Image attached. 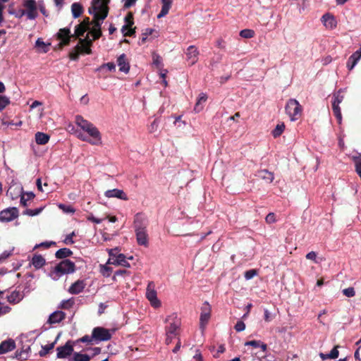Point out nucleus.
Returning a JSON list of instances; mask_svg holds the SVG:
<instances>
[{
  "mask_svg": "<svg viewBox=\"0 0 361 361\" xmlns=\"http://www.w3.org/2000/svg\"><path fill=\"white\" fill-rule=\"evenodd\" d=\"M76 124L84 131L87 135L82 133H78V137L82 140L89 142L92 145H101L102 135L98 128L91 122L84 119L82 116L78 115L75 116Z\"/></svg>",
  "mask_w": 361,
  "mask_h": 361,
  "instance_id": "f257e3e1",
  "label": "nucleus"
},
{
  "mask_svg": "<svg viewBox=\"0 0 361 361\" xmlns=\"http://www.w3.org/2000/svg\"><path fill=\"white\" fill-rule=\"evenodd\" d=\"M110 0H92V7L89 8V13H92V9L94 11V18L92 21V29L102 30L101 26L103 20L107 17L109 13L108 4Z\"/></svg>",
  "mask_w": 361,
  "mask_h": 361,
  "instance_id": "f03ea898",
  "label": "nucleus"
},
{
  "mask_svg": "<svg viewBox=\"0 0 361 361\" xmlns=\"http://www.w3.org/2000/svg\"><path fill=\"white\" fill-rule=\"evenodd\" d=\"M75 271V263L70 259H63L54 267L51 276L54 279H57L63 274H71Z\"/></svg>",
  "mask_w": 361,
  "mask_h": 361,
  "instance_id": "7ed1b4c3",
  "label": "nucleus"
},
{
  "mask_svg": "<svg viewBox=\"0 0 361 361\" xmlns=\"http://www.w3.org/2000/svg\"><path fill=\"white\" fill-rule=\"evenodd\" d=\"M285 111L291 121H296L302 114V107L298 100L290 99L286 104Z\"/></svg>",
  "mask_w": 361,
  "mask_h": 361,
  "instance_id": "20e7f679",
  "label": "nucleus"
},
{
  "mask_svg": "<svg viewBox=\"0 0 361 361\" xmlns=\"http://www.w3.org/2000/svg\"><path fill=\"white\" fill-rule=\"evenodd\" d=\"M165 322L168 324L166 326V335L171 334L176 336L178 335V330L180 326V319L178 317L176 313H173L168 316Z\"/></svg>",
  "mask_w": 361,
  "mask_h": 361,
  "instance_id": "39448f33",
  "label": "nucleus"
},
{
  "mask_svg": "<svg viewBox=\"0 0 361 361\" xmlns=\"http://www.w3.org/2000/svg\"><path fill=\"white\" fill-rule=\"evenodd\" d=\"M23 6L25 10H21L20 16L26 15L29 20H35L37 17V5L35 0H24Z\"/></svg>",
  "mask_w": 361,
  "mask_h": 361,
  "instance_id": "423d86ee",
  "label": "nucleus"
},
{
  "mask_svg": "<svg viewBox=\"0 0 361 361\" xmlns=\"http://www.w3.org/2000/svg\"><path fill=\"white\" fill-rule=\"evenodd\" d=\"M92 332L96 344L102 341H108L112 337L110 330L102 326L94 327Z\"/></svg>",
  "mask_w": 361,
  "mask_h": 361,
  "instance_id": "0eeeda50",
  "label": "nucleus"
},
{
  "mask_svg": "<svg viewBox=\"0 0 361 361\" xmlns=\"http://www.w3.org/2000/svg\"><path fill=\"white\" fill-rule=\"evenodd\" d=\"M154 288V283L153 281L149 282L146 289V298L150 302L152 307L157 308L161 306V302L157 298V291Z\"/></svg>",
  "mask_w": 361,
  "mask_h": 361,
  "instance_id": "6e6552de",
  "label": "nucleus"
},
{
  "mask_svg": "<svg viewBox=\"0 0 361 361\" xmlns=\"http://www.w3.org/2000/svg\"><path fill=\"white\" fill-rule=\"evenodd\" d=\"M75 35L71 33V30L68 27L61 28L56 34V37L60 40L59 47L62 48L69 45L71 38H74Z\"/></svg>",
  "mask_w": 361,
  "mask_h": 361,
  "instance_id": "1a4fd4ad",
  "label": "nucleus"
},
{
  "mask_svg": "<svg viewBox=\"0 0 361 361\" xmlns=\"http://www.w3.org/2000/svg\"><path fill=\"white\" fill-rule=\"evenodd\" d=\"M211 311V306L207 302H205L201 307V314L200 317V326L202 330L204 329L210 319Z\"/></svg>",
  "mask_w": 361,
  "mask_h": 361,
  "instance_id": "9d476101",
  "label": "nucleus"
},
{
  "mask_svg": "<svg viewBox=\"0 0 361 361\" xmlns=\"http://www.w3.org/2000/svg\"><path fill=\"white\" fill-rule=\"evenodd\" d=\"M18 209L16 207H8L0 212V221L9 222L18 218Z\"/></svg>",
  "mask_w": 361,
  "mask_h": 361,
  "instance_id": "9b49d317",
  "label": "nucleus"
},
{
  "mask_svg": "<svg viewBox=\"0 0 361 361\" xmlns=\"http://www.w3.org/2000/svg\"><path fill=\"white\" fill-rule=\"evenodd\" d=\"M73 350V342L71 341H68L64 345L56 348V357L59 359L66 358L74 353Z\"/></svg>",
  "mask_w": 361,
  "mask_h": 361,
  "instance_id": "f8f14e48",
  "label": "nucleus"
},
{
  "mask_svg": "<svg viewBox=\"0 0 361 361\" xmlns=\"http://www.w3.org/2000/svg\"><path fill=\"white\" fill-rule=\"evenodd\" d=\"M148 226L147 216L141 212L137 213L134 216L133 226L135 231L145 230Z\"/></svg>",
  "mask_w": 361,
  "mask_h": 361,
  "instance_id": "ddd939ff",
  "label": "nucleus"
},
{
  "mask_svg": "<svg viewBox=\"0 0 361 361\" xmlns=\"http://www.w3.org/2000/svg\"><path fill=\"white\" fill-rule=\"evenodd\" d=\"M187 60L189 61L190 65H194L198 61L199 51L197 48L193 45L188 47L185 52Z\"/></svg>",
  "mask_w": 361,
  "mask_h": 361,
  "instance_id": "4468645a",
  "label": "nucleus"
},
{
  "mask_svg": "<svg viewBox=\"0 0 361 361\" xmlns=\"http://www.w3.org/2000/svg\"><path fill=\"white\" fill-rule=\"evenodd\" d=\"M104 195L108 198L116 197L123 200H128L127 195L123 190L116 188L106 190L104 192Z\"/></svg>",
  "mask_w": 361,
  "mask_h": 361,
  "instance_id": "2eb2a0df",
  "label": "nucleus"
},
{
  "mask_svg": "<svg viewBox=\"0 0 361 361\" xmlns=\"http://www.w3.org/2000/svg\"><path fill=\"white\" fill-rule=\"evenodd\" d=\"M86 286V283L84 280H78L74 282L68 288V292L71 294H79L83 291Z\"/></svg>",
  "mask_w": 361,
  "mask_h": 361,
  "instance_id": "dca6fc26",
  "label": "nucleus"
},
{
  "mask_svg": "<svg viewBox=\"0 0 361 361\" xmlns=\"http://www.w3.org/2000/svg\"><path fill=\"white\" fill-rule=\"evenodd\" d=\"M93 41V39H90L89 35L87 34L85 38H79V43L78 44H80L82 47L84 54H91V47L92 46Z\"/></svg>",
  "mask_w": 361,
  "mask_h": 361,
  "instance_id": "f3484780",
  "label": "nucleus"
},
{
  "mask_svg": "<svg viewBox=\"0 0 361 361\" xmlns=\"http://www.w3.org/2000/svg\"><path fill=\"white\" fill-rule=\"evenodd\" d=\"M361 59V47L360 49L354 52L349 58L347 61L346 66L349 71H351L355 65L357 63L358 61Z\"/></svg>",
  "mask_w": 361,
  "mask_h": 361,
  "instance_id": "a211bd4d",
  "label": "nucleus"
},
{
  "mask_svg": "<svg viewBox=\"0 0 361 361\" xmlns=\"http://www.w3.org/2000/svg\"><path fill=\"white\" fill-rule=\"evenodd\" d=\"M138 245L147 247L149 245L147 229L135 231Z\"/></svg>",
  "mask_w": 361,
  "mask_h": 361,
  "instance_id": "6ab92c4d",
  "label": "nucleus"
},
{
  "mask_svg": "<svg viewBox=\"0 0 361 361\" xmlns=\"http://www.w3.org/2000/svg\"><path fill=\"white\" fill-rule=\"evenodd\" d=\"M66 318V313L62 311H55L51 313L48 319L47 322L50 324L60 323Z\"/></svg>",
  "mask_w": 361,
  "mask_h": 361,
  "instance_id": "aec40b11",
  "label": "nucleus"
},
{
  "mask_svg": "<svg viewBox=\"0 0 361 361\" xmlns=\"http://www.w3.org/2000/svg\"><path fill=\"white\" fill-rule=\"evenodd\" d=\"M322 20L326 27L329 29H334L337 25V21L334 16L330 13H325L322 17Z\"/></svg>",
  "mask_w": 361,
  "mask_h": 361,
  "instance_id": "412c9836",
  "label": "nucleus"
},
{
  "mask_svg": "<svg viewBox=\"0 0 361 361\" xmlns=\"http://www.w3.org/2000/svg\"><path fill=\"white\" fill-rule=\"evenodd\" d=\"M117 63L119 66V71L126 73H128L130 70V65L126 59V55L122 54L117 59Z\"/></svg>",
  "mask_w": 361,
  "mask_h": 361,
  "instance_id": "4be33fe9",
  "label": "nucleus"
},
{
  "mask_svg": "<svg viewBox=\"0 0 361 361\" xmlns=\"http://www.w3.org/2000/svg\"><path fill=\"white\" fill-rule=\"evenodd\" d=\"M16 348V343L12 339L4 341L0 344V354H4L13 350Z\"/></svg>",
  "mask_w": 361,
  "mask_h": 361,
  "instance_id": "5701e85b",
  "label": "nucleus"
},
{
  "mask_svg": "<svg viewBox=\"0 0 361 361\" xmlns=\"http://www.w3.org/2000/svg\"><path fill=\"white\" fill-rule=\"evenodd\" d=\"M154 32L157 33L155 30L152 29V28H146L145 30H143L142 35H141V37H140V44H145L147 41H150L152 40V39L155 38L157 37V35H154L151 38H149V36H151L152 35Z\"/></svg>",
  "mask_w": 361,
  "mask_h": 361,
  "instance_id": "b1692460",
  "label": "nucleus"
},
{
  "mask_svg": "<svg viewBox=\"0 0 361 361\" xmlns=\"http://www.w3.org/2000/svg\"><path fill=\"white\" fill-rule=\"evenodd\" d=\"M257 176L259 178L265 180L268 183H272V181L274 179V173L271 171H269L267 169H262V170L258 171Z\"/></svg>",
  "mask_w": 361,
  "mask_h": 361,
  "instance_id": "393cba45",
  "label": "nucleus"
},
{
  "mask_svg": "<svg viewBox=\"0 0 361 361\" xmlns=\"http://www.w3.org/2000/svg\"><path fill=\"white\" fill-rule=\"evenodd\" d=\"M162 3V7L160 13L157 15V18H160L169 13V11L171 7L172 0H161Z\"/></svg>",
  "mask_w": 361,
  "mask_h": 361,
  "instance_id": "a878e982",
  "label": "nucleus"
},
{
  "mask_svg": "<svg viewBox=\"0 0 361 361\" xmlns=\"http://www.w3.org/2000/svg\"><path fill=\"white\" fill-rule=\"evenodd\" d=\"M338 345H336L330 352V353L324 354L323 353H319V357L322 360L326 359H336L338 357L339 352L338 350Z\"/></svg>",
  "mask_w": 361,
  "mask_h": 361,
  "instance_id": "bb28decb",
  "label": "nucleus"
},
{
  "mask_svg": "<svg viewBox=\"0 0 361 361\" xmlns=\"http://www.w3.org/2000/svg\"><path fill=\"white\" fill-rule=\"evenodd\" d=\"M207 96L205 93L200 94L194 108L196 112H200L203 109V104H204L207 102Z\"/></svg>",
  "mask_w": 361,
  "mask_h": 361,
  "instance_id": "cd10ccee",
  "label": "nucleus"
},
{
  "mask_svg": "<svg viewBox=\"0 0 361 361\" xmlns=\"http://www.w3.org/2000/svg\"><path fill=\"white\" fill-rule=\"evenodd\" d=\"M83 7L80 3H73L71 5V12L74 18L80 17L83 13Z\"/></svg>",
  "mask_w": 361,
  "mask_h": 361,
  "instance_id": "c85d7f7f",
  "label": "nucleus"
},
{
  "mask_svg": "<svg viewBox=\"0 0 361 361\" xmlns=\"http://www.w3.org/2000/svg\"><path fill=\"white\" fill-rule=\"evenodd\" d=\"M35 137L37 144L42 145L47 144L50 138L49 135L41 132H37Z\"/></svg>",
  "mask_w": 361,
  "mask_h": 361,
  "instance_id": "c756f323",
  "label": "nucleus"
},
{
  "mask_svg": "<svg viewBox=\"0 0 361 361\" xmlns=\"http://www.w3.org/2000/svg\"><path fill=\"white\" fill-rule=\"evenodd\" d=\"M352 160L355 164V170L361 179V154L357 153L353 156Z\"/></svg>",
  "mask_w": 361,
  "mask_h": 361,
  "instance_id": "7c9ffc66",
  "label": "nucleus"
},
{
  "mask_svg": "<svg viewBox=\"0 0 361 361\" xmlns=\"http://www.w3.org/2000/svg\"><path fill=\"white\" fill-rule=\"evenodd\" d=\"M92 356L81 353H74L73 356L69 358V361H90Z\"/></svg>",
  "mask_w": 361,
  "mask_h": 361,
  "instance_id": "2f4dec72",
  "label": "nucleus"
},
{
  "mask_svg": "<svg viewBox=\"0 0 361 361\" xmlns=\"http://www.w3.org/2000/svg\"><path fill=\"white\" fill-rule=\"evenodd\" d=\"M73 255V252L67 247L61 248L56 251L55 256L57 259H65Z\"/></svg>",
  "mask_w": 361,
  "mask_h": 361,
  "instance_id": "473e14b6",
  "label": "nucleus"
},
{
  "mask_svg": "<svg viewBox=\"0 0 361 361\" xmlns=\"http://www.w3.org/2000/svg\"><path fill=\"white\" fill-rule=\"evenodd\" d=\"M84 53L82 47L80 44H77L69 53L71 60L76 61L79 58L80 54Z\"/></svg>",
  "mask_w": 361,
  "mask_h": 361,
  "instance_id": "72a5a7b5",
  "label": "nucleus"
},
{
  "mask_svg": "<svg viewBox=\"0 0 361 361\" xmlns=\"http://www.w3.org/2000/svg\"><path fill=\"white\" fill-rule=\"evenodd\" d=\"M19 195L20 196V204L23 207H27V202L34 199V197H35V194L32 192H25V193L23 194V192L20 191Z\"/></svg>",
  "mask_w": 361,
  "mask_h": 361,
  "instance_id": "f704fd0d",
  "label": "nucleus"
},
{
  "mask_svg": "<svg viewBox=\"0 0 361 361\" xmlns=\"http://www.w3.org/2000/svg\"><path fill=\"white\" fill-rule=\"evenodd\" d=\"M32 263L36 269H39L45 264V259L42 255H35L32 259Z\"/></svg>",
  "mask_w": 361,
  "mask_h": 361,
  "instance_id": "c9c22d12",
  "label": "nucleus"
},
{
  "mask_svg": "<svg viewBox=\"0 0 361 361\" xmlns=\"http://www.w3.org/2000/svg\"><path fill=\"white\" fill-rule=\"evenodd\" d=\"M6 298L8 302L11 304H16L22 299L20 292L16 290L13 291Z\"/></svg>",
  "mask_w": 361,
  "mask_h": 361,
  "instance_id": "e433bc0d",
  "label": "nucleus"
},
{
  "mask_svg": "<svg viewBox=\"0 0 361 361\" xmlns=\"http://www.w3.org/2000/svg\"><path fill=\"white\" fill-rule=\"evenodd\" d=\"M107 252L109 253V258L106 264H112V262H110V260L111 261H114L115 259H118V256H119V255L121 254V253H119L120 249L118 247H115V248H112V249H108Z\"/></svg>",
  "mask_w": 361,
  "mask_h": 361,
  "instance_id": "4c0bfd02",
  "label": "nucleus"
},
{
  "mask_svg": "<svg viewBox=\"0 0 361 361\" xmlns=\"http://www.w3.org/2000/svg\"><path fill=\"white\" fill-rule=\"evenodd\" d=\"M57 342V339H56L54 342L51 343L42 345V350L39 352V355L40 357H45L51 350L54 349L55 344Z\"/></svg>",
  "mask_w": 361,
  "mask_h": 361,
  "instance_id": "58836bf2",
  "label": "nucleus"
},
{
  "mask_svg": "<svg viewBox=\"0 0 361 361\" xmlns=\"http://www.w3.org/2000/svg\"><path fill=\"white\" fill-rule=\"evenodd\" d=\"M152 56L153 65H154L157 68L161 70L164 66L162 58L154 51L152 52Z\"/></svg>",
  "mask_w": 361,
  "mask_h": 361,
  "instance_id": "ea45409f",
  "label": "nucleus"
},
{
  "mask_svg": "<svg viewBox=\"0 0 361 361\" xmlns=\"http://www.w3.org/2000/svg\"><path fill=\"white\" fill-rule=\"evenodd\" d=\"M117 259H115L114 261H111L110 262H112V264L114 265H121L125 267H130V264L128 262V261L126 259V256L123 254H120L119 256H118Z\"/></svg>",
  "mask_w": 361,
  "mask_h": 361,
  "instance_id": "a19ab883",
  "label": "nucleus"
},
{
  "mask_svg": "<svg viewBox=\"0 0 361 361\" xmlns=\"http://www.w3.org/2000/svg\"><path fill=\"white\" fill-rule=\"evenodd\" d=\"M74 304H75V299L73 298H71L68 300H62L59 305V308L63 309V310H70L71 308L73 307Z\"/></svg>",
  "mask_w": 361,
  "mask_h": 361,
  "instance_id": "79ce46f5",
  "label": "nucleus"
},
{
  "mask_svg": "<svg viewBox=\"0 0 361 361\" xmlns=\"http://www.w3.org/2000/svg\"><path fill=\"white\" fill-rule=\"evenodd\" d=\"M332 110L334 115L337 118L338 123H340L342 120V115L341 111V108L339 106V104L335 103L334 102H332Z\"/></svg>",
  "mask_w": 361,
  "mask_h": 361,
  "instance_id": "37998d69",
  "label": "nucleus"
},
{
  "mask_svg": "<svg viewBox=\"0 0 361 361\" xmlns=\"http://www.w3.org/2000/svg\"><path fill=\"white\" fill-rule=\"evenodd\" d=\"M87 30H89L87 28L82 26L80 24H78L77 26H75V33L73 34V35H75L74 39H77L83 36L85 32Z\"/></svg>",
  "mask_w": 361,
  "mask_h": 361,
  "instance_id": "c03bdc74",
  "label": "nucleus"
},
{
  "mask_svg": "<svg viewBox=\"0 0 361 361\" xmlns=\"http://www.w3.org/2000/svg\"><path fill=\"white\" fill-rule=\"evenodd\" d=\"M285 129V125L283 123L278 124L276 128L272 130L271 134L274 137H279Z\"/></svg>",
  "mask_w": 361,
  "mask_h": 361,
  "instance_id": "a18cd8bd",
  "label": "nucleus"
},
{
  "mask_svg": "<svg viewBox=\"0 0 361 361\" xmlns=\"http://www.w3.org/2000/svg\"><path fill=\"white\" fill-rule=\"evenodd\" d=\"M49 44H45L41 38H38L35 42V47L41 49L42 52L47 53L49 51L48 46Z\"/></svg>",
  "mask_w": 361,
  "mask_h": 361,
  "instance_id": "49530a36",
  "label": "nucleus"
},
{
  "mask_svg": "<svg viewBox=\"0 0 361 361\" xmlns=\"http://www.w3.org/2000/svg\"><path fill=\"white\" fill-rule=\"evenodd\" d=\"M78 342L81 343H86L88 345H94L96 344L94 339L93 338V334H92L91 336L89 335H85L84 336L81 337L78 340Z\"/></svg>",
  "mask_w": 361,
  "mask_h": 361,
  "instance_id": "de8ad7c7",
  "label": "nucleus"
},
{
  "mask_svg": "<svg viewBox=\"0 0 361 361\" xmlns=\"http://www.w3.org/2000/svg\"><path fill=\"white\" fill-rule=\"evenodd\" d=\"M240 36L246 39L252 38L255 36V31L250 29H244L240 32Z\"/></svg>",
  "mask_w": 361,
  "mask_h": 361,
  "instance_id": "09e8293b",
  "label": "nucleus"
},
{
  "mask_svg": "<svg viewBox=\"0 0 361 361\" xmlns=\"http://www.w3.org/2000/svg\"><path fill=\"white\" fill-rule=\"evenodd\" d=\"M100 272L104 277H109L111 274L112 268L109 267L106 264L100 265Z\"/></svg>",
  "mask_w": 361,
  "mask_h": 361,
  "instance_id": "8fccbe9b",
  "label": "nucleus"
},
{
  "mask_svg": "<svg viewBox=\"0 0 361 361\" xmlns=\"http://www.w3.org/2000/svg\"><path fill=\"white\" fill-rule=\"evenodd\" d=\"M10 103L11 101L8 97L5 95H0V111H3Z\"/></svg>",
  "mask_w": 361,
  "mask_h": 361,
  "instance_id": "3c124183",
  "label": "nucleus"
},
{
  "mask_svg": "<svg viewBox=\"0 0 361 361\" xmlns=\"http://www.w3.org/2000/svg\"><path fill=\"white\" fill-rule=\"evenodd\" d=\"M30 350V347H27V348L25 350H23L20 352H16V357L19 360H26L27 357V351Z\"/></svg>",
  "mask_w": 361,
  "mask_h": 361,
  "instance_id": "603ef678",
  "label": "nucleus"
},
{
  "mask_svg": "<svg viewBox=\"0 0 361 361\" xmlns=\"http://www.w3.org/2000/svg\"><path fill=\"white\" fill-rule=\"evenodd\" d=\"M42 210V208H38L35 209H27L25 211L23 212L24 214L29 215V216H36L39 214Z\"/></svg>",
  "mask_w": 361,
  "mask_h": 361,
  "instance_id": "864d4df0",
  "label": "nucleus"
},
{
  "mask_svg": "<svg viewBox=\"0 0 361 361\" xmlns=\"http://www.w3.org/2000/svg\"><path fill=\"white\" fill-rule=\"evenodd\" d=\"M343 293L344 295L348 298H351L355 296V291L353 287H349L348 288H345L343 290Z\"/></svg>",
  "mask_w": 361,
  "mask_h": 361,
  "instance_id": "5fc2aeb1",
  "label": "nucleus"
},
{
  "mask_svg": "<svg viewBox=\"0 0 361 361\" xmlns=\"http://www.w3.org/2000/svg\"><path fill=\"white\" fill-rule=\"evenodd\" d=\"M37 5V8L39 9V11L42 13V15L47 17L49 16V13L45 8V6H44L43 1H39L38 4Z\"/></svg>",
  "mask_w": 361,
  "mask_h": 361,
  "instance_id": "6e6d98bb",
  "label": "nucleus"
},
{
  "mask_svg": "<svg viewBox=\"0 0 361 361\" xmlns=\"http://www.w3.org/2000/svg\"><path fill=\"white\" fill-rule=\"evenodd\" d=\"M257 274V271L256 269H250L245 272V278L247 280H250L252 279Z\"/></svg>",
  "mask_w": 361,
  "mask_h": 361,
  "instance_id": "4d7b16f0",
  "label": "nucleus"
},
{
  "mask_svg": "<svg viewBox=\"0 0 361 361\" xmlns=\"http://www.w3.org/2000/svg\"><path fill=\"white\" fill-rule=\"evenodd\" d=\"M159 126V121L157 119H154L152 123L149 126L148 130L150 133L157 131Z\"/></svg>",
  "mask_w": 361,
  "mask_h": 361,
  "instance_id": "13d9d810",
  "label": "nucleus"
},
{
  "mask_svg": "<svg viewBox=\"0 0 361 361\" xmlns=\"http://www.w3.org/2000/svg\"><path fill=\"white\" fill-rule=\"evenodd\" d=\"M343 99H344L343 95H342L339 91L337 93L334 94L332 102H334L335 103L340 104L343 102Z\"/></svg>",
  "mask_w": 361,
  "mask_h": 361,
  "instance_id": "bf43d9fd",
  "label": "nucleus"
},
{
  "mask_svg": "<svg viewBox=\"0 0 361 361\" xmlns=\"http://www.w3.org/2000/svg\"><path fill=\"white\" fill-rule=\"evenodd\" d=\"M89 30L93 37V40H97L99 39L102 35V30H97L92 28Z\"/></svg>",
  "mask_w": 361,
  "mask_h": 361,
  "instance_id": "052dcab7",
  "label": "nucleus"
},
{
  "mask_svg": "<svg viewBox=\"0 0 361 361\" xmlns=\"http://www.w3.org/2000/svg\"><path fill=\"white\" fill-rule=\"evenodd\" d=\"M265 221L267 224H269L276 222V215L272 212L268 214L265 218Z\"/></svg>",
  "mask_w": 361,
  "mask_h": 361,
  "instance_id": "680f3d73",
  "label": "nucleus"
},
{
  "mask_svg": "<svg viewBox=\"0 0 361 361\" xmlns=\"http://www.w3.org/2000/svg\"><path fill=\"white\" fill-rule=\"evenodd\" d=\"M125 22L126 24H128L130 26H132L134 24L133 14L131 12H129L125 17Z\"/></svg>",
  "mask_w": 361,
  "mask_h": 361,
  "instance_id": "e2e57ef3",
  "label": "nucleus"
},
{
  "mask_svg": "<svg viewBox=\"0 0 361 361\" xmlns=\"http://www.w3.org/2000/svg\"><path fill=\"white\" fill-rule=\"evenodd\" d=\"M236 331L240 332L245 329V324L243 321H238L234 326Z\"/></svg>",
  "mask_w": 361,
  "mask_h": 361,
  "instance_id": "0e129e2a",
  "label": "nucleus"
},
{
  "mask_svg": "<svg viewBox=\"0 0 361 361\" xmlns=\"http://www.w3.org/2000/svg\"><path fill=\"white\" fill-rule=\"evenodd\" d=\"M59 208L67 213H74L75 212L74 209L71 206H66L65 204H59Z\"/></svg>",
  "mask_w": 361,
  "mask_h": 361,
  "instance_id": "69168bd1",
  "label": "nucleus"
},
{
  "mask_svg": "<svg viewBox=\"0 0 361 361\" xmlns=\"http://www.w3.org/2000/svg\"><path fill=\"white\" fill-rule=\"evenodd\" d=\"M264 319L266 322H269L273 319V316L267 309L264 311Z\"/></svg>",
  "mask_w": 361,
  "mask_h": 361,
  "instance_id": "338daca9",
  "label": "nucleus"
},
{
  "mask_svg": "<svg viewBox=\"0 0 361 361\" xmlns=\"http://www.w3.org/2000/svg\"><path fill=\"white\" fill-rule=\"evenodd\" d=\"M75 236V233L72 232L71 233L66 235L64 243L67 245L68 244H73L74 241L73 240V237Z\"/></svg>",
  "mask_w": 361,
  "mask_h": 361,
  "instance_id": "774afa93",
  "label": "nucleus"
}]
</instances>
